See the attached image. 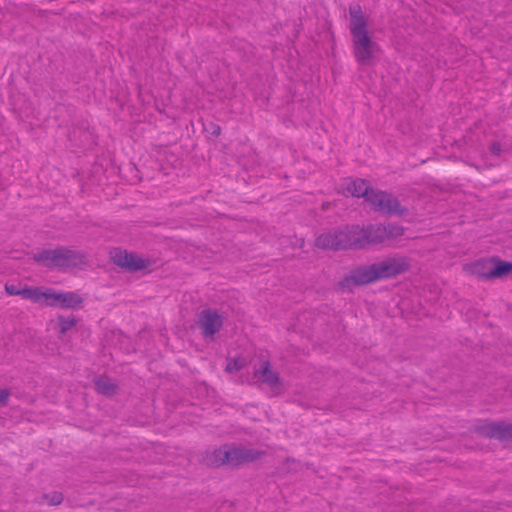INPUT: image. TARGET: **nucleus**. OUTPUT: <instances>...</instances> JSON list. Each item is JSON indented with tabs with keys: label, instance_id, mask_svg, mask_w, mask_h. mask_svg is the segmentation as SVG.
Returning a JSON list of instances; mask_svg holds the SVG:
<instances>
[{
	"label": "nucleus",
	"instance_id": "obj_5",
	"mask_svg": "<svg viewBox=\"0 0 512 512\" xmlns=\"http://www.w3.org/2000/svg\"><path fill=\"white\" fill-rule=\"evenodd\" d=\"M376 267L379 280H384L406 273L411 268V262L406 256L395 255L376 262Z\"/></svg>",
	"mask_w": 512,
	"mask_h": 512
},
{
	"label": "nucleus",
	"instance_id": "obj_12",
	"mask_svg": "<svg viewBox=\"0 0 512 512\" xmlns=\"http://www.w3.org/2000/svg\"><path fill=\"white\" fill-rule=\"evenodd\" d=\"M346 249H361L368 247L366 228L352 227L345 230Z\"/></svg>",
	"mask_w": 512,
	"mask_h": 512
},
{
	"label": "nucleus",
	"instance_id": "obj_7",
	"mask_svg": "<svg viewBox=\"0 0 512 512\" xmlns=\"http://www.w3.org/2000/svg\"><path fill=\"white\" fill-rule=\"evenodd\" d=\"M110 256L115 265L129 271L146 269L150 265L149 260L125 250L114 249Z\"/></svg>",
	"mask_w": 512,
	"mask_h": 512
},
{
	"label": "nucleus",
	"instance_id": "obj_15",
	"mask_svg": "<svg viewBox=\"0 0 512 512\" xmlns=\"http://www.w3.org/2000/svg\"><path fill=\"white\" fill-rule=\"evenodd\" d=\"M82 303L81 297L74 292H56L55 306L76 308Z\"/></svg>",
	"mask_w": 512,
	"mask_h": 512
},
{
	"label": "nucleus",
	"instance_id": "obj_11",
	"mask_svg": "<svg viewBox=\"0 0 512 512\" xmlns=\"http://www.w3.org/2000/svg\"><path fill=\"white\" fill-rule=\"evenodd\" d=\"M315 244L321 249H346L345 230L322 233L317 237Z\"/></svg>",
	"mask_w": 512,
	"mask_h": 512
},
{
	"label": "nucleus",
	"instance_id": "obj_26",
	"mask_svg": "<svg viewBox=\"0 0 512 512\" xmlns=\"http://www.w3.org/2000/svg\"><path fill=\"white\" fill-rule=\"evenodd\" d=\"M5 292L8 294V295H19L21 296V289H18L15 285L13 284H5Z\"/></svg>",
	"mask_w": 512,
	"mask_h": 512
},
{
	"label": "nucleus",
	"instance_id": "obj_21",
	"mask_svg": "<svg viewBox=\"0 0 512 512\" xmlns=\"http://www.w3.org/2000/svg\"><path fill=\"white\" fill-rule=\"evenodd\" d=\"M403 233H404V229L401 226H398V225L385 226V235H383L384 241L401 237L403 235Z\"/></svg>",
	"mask_w": 512,
	"mask_h": 512
},
{
	"label": "nucleus",
	"instance_id": "obj_4",
	"mask_svg": "<svg viewBox=\"0 0 512 512\" xmlns=\"http://www.w3.org/2000/svg\"><path fill=\"white\" fill-rule=\"evenodd\" d=\"M377 281H380L379 275L376 263H373L370 265L359 266L350 271V273L344 276L339 282V287L342 290L351 291L356 286L367 285Z\"/></svg>",
	"mask_w": 512,
	"mask_h": 512
},
{
	"label": "nucleus",
	"instance_id": "obj_18",
	"mask_svg": "<svg viewBox=\"0 0 512 512\" xmlns=\"http://www.w3.org/2000/svg\"><path fill=\"white\" fill-rule=\"evenodd\" d=\"M96 390L104 395H112L116 392L114 382L106 377H100L95 381Z\"/></svg>",
	"mask_w": 512,
	"mask_h": 512
},
{
	"label": "nucleus",
	"instance_id": "obj_28",
	"mask_svg": "<svg viewBox=\"0 0 512 512\" xmlns=\"http://www.w3.org/2000/svg\"><path fill=\"white\" fill-rule=\"evenodd\" d=\"M214 134L215 135H219L220 134V128L217 126L215 131H214Z\"/></svg>",
	"mask_w": 512,
	"mask_h": 512
},
{
	"label": "nucleus",
	"instance_id": "obj_22",
	"mask_svg": "<svg viewBox=\"0 0 512 512\" xmlns=\"http://www.w3.org/2000/svg\"><path fill=\"white\" fill-rule=\"evenodd\" d=\"M76 325V320L73 317L64 318L60 317L58 319V332L60 334H65L69 330H71Z\"/></svg>",
	"mask_w": 512,
	"mask_h": 512
},
{
	"label": "nucleus",
	"instance_id": "obj_16",
	"mask_svg": "<svg viewBox=\"0 0 512 512\" xmlns=\"http://www.w3.org/2000/svg\"><path fill=\"white\" fill-rule=\"evenodd\" d=\"M226 447L215 449L208 452L205 456V462L209 466L218 467L226 465Z\"/></svg>",
	"mask_w": 512,
	"mask_h": 512
},
{
	"label": "nucleus",
	"instance_id": "obj_3",
	"mask_svg": "<svg viewBox=\"0 0 512 512\" xmlns=\"http://www.w3.org/2000/svg\"><path fill=\"white\" fill-rule=\"evenodd\" d=\"M33 259L43 266L59 269L77 267L85 263L84 255L65 248L40 251Z\"/></svg>",
	"mask_w": 512,
	"mask_h": 512
},
{
	"label": "nucleus",
	"instance_id": "obj_1",
	"mask_svg": "<svg viewBox=\"0 0 512 512\" xmlns=\"http://www.w3.org/2000/svg\"><path fill=\"white\" fill-rule=\"evenodd\" d=\"M349 16L354 57L359 64L369 65L381 49L371 38L368 19L360 6H351Z\"/></svg>",
	"mask_w": 512,
	"mask_h": 512
},
{
	"label": "nucleus",
	"instance_id": "obj_25",
	"mask_svg": "<svg viewBox=\"0 0 512 512\" xmlns=\"http://www.w3.org/2000/svg\"><path fill=\"white\" fill-rule=\"evenodd\" d=\"M10 391L8 389L0 388V405L5 406L9 400Z\"/></svg>",
	"mask_w": 512,
	"mask_h": 512
},
{
	"label": "nucleus",
	"instance_id": "obj_6",
	"mask_svg": "<svg viewBox=\"0 0 512 512\" xmlns=\"http://www.w3.org/2000/svg\"><path fill=\"white\" fill-rule=\"evenodd\" d=\"M368 195L366 202L374 210L385 214L401 215L404 213V209L393 195L374 189H372Z\"/></svg>",
	"mask_w": 512,
	"mask_h": 512
},
{
	"label": "nucleus",
	"instance_id": "obj_8",
	"mask_svg": "<svg viewBox=\"0 0 512 512\" xmlns=\"http://www.w3.org/2000/svg\"><path fill=\"white\" fill-rule=\"evenodd\" d=\"M198 326L205 338H213L223 325L222 316L212 309H204L198 316Z\"/></svg>",
	"mask_w": 512,
	"mask_h": 512
},
{
	"label": "nucleus",
	"instance_id": "obj_17",
	"mask_svg": "<svg viewBox=\"0 0 512 512\" xmlns=\"http://www.w3.org/2000/svg\"><path fill=\"white\" fill-rule=\"evenodd\" d=\"M367 233V240L368 244L370 245H376L379 243L384 242V236L385 235V226L384 225H376V226H369L366 228Z\"/></svg>",
	"mask_w": 512,
	"mask_h": 512
},
{
	"label": "nucleus",
	"instance_id": "obj_13",
	"mask_svg": "<svg viewBox=\"0 0 512 512\" xmlns=\"http://www.w3.org/2000/svg\"><path fill=\"white\" fill-rule=\"evenodd\" d=\"M255 377L269 385L272 388H277L280 386V380L277 374L271 370L270 364L267 361H263L260 366L254 372Z\"/></svg>",
	"mask_w": 512,
	"mask_h": 512
},
{
	"label": "nucleus",
	"instance_id": "obj_9",
	"mask_svg": "<svg viewBox=\"0 0 512 512\" xmlns=\"http://www.w3.org/2000/svg\"><path fill=\"white\" fill-rule=\"evenodd\" d=\"M477 432L485 437L508 440L512 438V425L506 423L484 422L477 427Z\"/></svg>",
	"mask_w": 512,
	"mask_h": 512
},
{
	"label": "nucleus",
	"instance_id": "obj_20",
	"mask_svg": "<svg viewBox=\"0 0 512 512\" xmlns=\"http://www.w3.org/2000/svg\"><path fill=\"white\" fill-rule=\"evenodd\" d=\"M56 291L53 289H41L39 304L45 306H55Z\"/></svg>",
	"mask_w": 512,
	"mask_h": 512
},
{
	"label": "nucleus",
	"instance_id": "obj_19",
	"mask_svg": "<svg viewBox=\"0 0 512 512\" xmlns=\"http://www.w3.org/2000/svg\"><path fill=\"white\" fill-rule=\"evenodd\" d=\"M41 288L38 287H25L21 289V297L27 300H31L34 303L39 304Z\"/></svg>",
	"mask_w": 512,
	"mask_h": 512
},
{
	"label": "nucleus",
	"instance_id": "obj_24",
	"mask_svg": "<svg viewBox=\"0 0 512 512\" xmlns=\"http://www.w3.org/2000/svg\"><path fill=\"white\" fill-rule=\"evenodd\" d=\"M244 366V360L237 358V359H231L228 361L226 370L228 372L238 371Z\"/></svg>",
	"mask_w": 512,
	"mask_h": 512
},
{
	"label": "nucleus",
	"instance_id": "obj_10",
	"mask_svg": "<svg viewBox=\"0 0 512 512\" xmlns=\"http://www.w3.org/2000/svg\"><path fill=\"white\" fill-rule=\"evenodd\" d=\"M226 465L238 466L252 462L260 457V453L248 448L226 447Z\"/></svg>",
	"mask_w": 512,
	"mask_h": 512
},
{
	"label": "nucleus",
	"instance_id": "obj_27",
	"mask_svg": "<svg viewBox=\"0 0 512 512\" xmlns=\"http://www.w3.org/2000/svg\"><path fill=\"white\" fill-rule=\"evenodd\" d=\"M491 150H492V152H493V153H495V154H499V152H500V147H499V145L494 144V145H492Z\"/></svg>",
	"mask_w": 512,
	"mask_h": 512
},
{
	"label": "nucleus",
	"instance_id": "obj_23",
	"mask_svg": "<svg viewBox=\"0 0 512 512\" xmlns=\"http://www.w3.org/2000/svg\"><path fill=\"white\" fill-rule=\"evenodd\" d=\"M44 499L49 505H59L63 501V495L60 492H52L45 495Z\"/></svg>",
	"mask_w": 512,
	"mask_h": 512
},
{
	"label": "nucleus",
	"instance_id": "obj_14",
	"mask_svg": "<svg viewBox=\"0 0 512 512\" xmlns=\"http://www.w3.org/2000/svg\"><path fill=\"white\" fill-rule=\"evenodd\" d=\"M372 188L369 183L363 179H346L345 180V191L355 197H364L365 200L368 198V194Z\"/></svg>",
	"mask_w": 512,
	"mask_h": 512
},
{
	"label": "nucleus",
	"instance_id": "obj_2",
	"mask_svg": "<svg viewBox=\"0 0 512 512\" xmlns=\"http://www.w3.org/2000/svg\"><path fill=\"white\" fill-rule=\"evenodd\" d=\"M462 270L469 276L489 282L511 276L512 262L497 256L485 257L463 264Z\"/></svg>",
	"mask_w": 512,
	"mask_h": 512
}]
</instances>
